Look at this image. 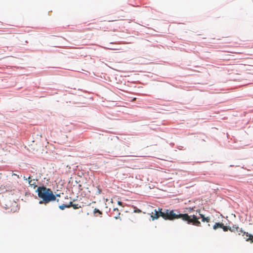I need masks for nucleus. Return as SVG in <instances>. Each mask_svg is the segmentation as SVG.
Here are the masks:
<instances>
[{"instance_id":"6","label":"nucleus","mask_w":253,"mask_h":253,"mask_svg":"<svg viewBox=\"0 0 253 253\" xmlns=\"http://www.w3.org/2000/svg\"><path fill=\"white\" fill-rule=\"evenodd\" d=\"M71 206H72V202H70L69 203V204L68 205H65V204H63V205H61L60 206H59V208L60 210H64L66 208H70L71 207Z\"/></svg>"},{"instance_id":"7","label":"nucleus","mask_w":253,"mask_h":253,"mask_svg":"<svg viewBox=\"0 0 253 253\" xmlns=\"http://www.w3.org/2000/svg\"><path fill=\"white\" fill-rule=\"evenodd\" d=\"M242 236L247 241L250 240L251 237L252 236V235L249 234L248 233H246L245 232H243Z\"/></svg>"},{"instance_id":"16","label":"nucleus","mask_w":253,"mask_h":253,"mask_svg":"<svg viewBox=\"0 0 253 253\" xmlns=\"http://www.w3.org/2000/svg\"><path fill=\"white\" fill-rule=\"evenodd\" d=\"M134 212L139 213V212H141V210H140L139 209H137V210H135V211H134Z\"/></svg>"},{"instance_id":"11","label":"nucleus","mask_w":253,"mask_h":253,"mask_svg":"<svg viewBox=\"0 0 253 253\" xmlns=\"http://www.w3.org/2000/svg\"><path fill=\"white\" fill-rule=\"evenodd\" d=\"M73 207L74 209H78L80 208H81V206L79 205V204H73L72 202V206H71V207Z\"/></svg>"},{"instance_id":"4","label":"nucleus","mask_w":253,"mask_h":253,"mask_svg":"<svg viewBox=\"0 0 253 253\" xmlns=\"http://www.w3.org/2000/svg\"><path fill=\"white\" fill-rule=\"evenodd\" d=\"M111 214L114 216V217L115 219H119L120 220L121 219L120 216V212H119V211L118 208H114L113 209V211L111 212Z\"/></svg>"},{"instance_id":"3","label":"nucleus","mask_w":253,"mask_h":253,"mask_svg":"<svg viewBox=\"0 0 253 253\" xmlns=\"http://www.w3.org/2000/svg\"><path fill=\"white\" fill-rule=\"evenodd\" d=\"M161 210V208H158V210H154V212L150 213V216L152 220H157L161 216L160 211Z\"/></svg>"},{"instance_id":"21","label":"nucleus","mask_w":253,"mask_h":253,"mask_svg":"<svg viewBox=\"0 0 253 253\" xmlns=\"http://www.w3.org/2000/svg\"><path fill=\"white\" fill-rule=\"evenodd\" d=\"M114 20H110L109 21H114Z\"/></svg>"},{"instance_id":"12","label":"nucleus","mask_w":253,"mask_h":253,"mask_svg":"<svg viewBox=\"0 0 253 253\" xmlns=\"http://www.w3.org/2000/svg\"><path fill=\"white\" fill-rule=\"evenodd\" d=\"M210 217H203V219H202V221L203 222H209L210 221Z\"/></svg>"},{"instance_id":"10","label":"nucleus","mask_w":253,"mask_h":253,"mask_svg":"<svg viewBox=\"0 0 253 253\" xmlns=\"http://www.w3.org/2000/svg\"><path fill=\"white\" fill-rule=\"evenodd\" d=\"M98 213L99 215H102V212L97 209H95L93 211V213L95 216H97L96 214Z\"/></svg>"},{"instance_id":"17","label":"nucleus","mask_w":253,"mask_h":253,"mask_svg":"<svg viewBox=\"0 0 253 253\" xmlns=\"http://www.w3.org/2000/svg\"><path fill=\"white\" fill-rule=\"evenodd\" d=\"M250 240L253 243V235H252V236L251 237Z\"/></svg>"},{"instance_id":"5","label":"nucleus","mask_w":253,"mask_h":253,"mask_svg":"<svg viewBox=\"0 0 253 253\" xmlns=\"http://www.w3.org/2000/svg\"><path fill=\"white\" fill-rule=\"evenodd\" d=\"M37 180L35 179H32V177L31 176H29L28 177V182L31 186H33L34 188H35L36 187H37Z\"/></svg>"},{"instance_id":"18","label":"nucleus","mask_w":253,"mask_h":253,"mask_svg":"<svg viewBox=\"0 0 253 253\" xmlns=\"http://www.w3.org/2000/svg\"><path fill=\"white\" fill-rule=\"evenodd\" d=\"M98 193L100 194L101 192V189L99 188H98Z\"/></svg>"},{"instance_id":"13","label":"nucleus","mask_w":253,"mask_h":253,"mask_svg":"<svg viewBox=\"0 0 253 253\" xmlns=\"http://www.w3.org/2000/svg\"><path fill=\"white\" fill-rule=\"evenodd\" d=\"M236 232H237L239 234V235H240L241 234L243 233L244 231H243L242 228H240L238 227V230H236Z\"/></svg>"},{"instance_id":"9","label":"nucleus","mask_w":253,"mask_h":253,"mask_svg":"<svg viewBox=\"0 0 253 253\" xmlns=\"http://www.w3.org/2000/svg\"><path fill=\"white\" fill-rule=\"evenodd\" d=\"M236 230H238V226L236 225H234L232 227H229V230L231 232H235Z\"/></svg>"},{"instance_id":"14","label":"nucleus","mask_w":253,"mask_h":253,"mask_svg":"<svg viewBox=\"0 0 253 253\" xmlns=\"http://www.w3.org/2000/svg\"><path fill=\"white\" fill-rule=\"evenodd\" d=\"M221 228L223 229L224 231H227L229 230V227H227L223 225V226H222Z\"/></svg>"},{"instance_id":"15","label":"nucleus","mask_w":253,"mask_h":253,"mask_svg":"<svg viewBox=\"0 0 253 253\" xmlns=\"http://www.w3.org/2000/svg\"><path fill=\"white\" fill-rule=\"evenodd\" d=\"M231 53L235 54H243V52L238 51V52H230Z\"/></svg>"},{"instance_id":"8","label":"nucleus","mask_w":253,"mask_h":253,"mask_svg":"<svg viewBox=\"0 0 253 253\" xmlns=\"http://www.w3.org/2000/svg\"><path fill=\"white\" fill-rule=\"evenodd\" d=\"M222 226H223V224L222 223L217 222L213 225V228L214 230H216L218 228H221Z\"/></svg>"},{"instance_id":"20","label":"nucleus","mask_w":253,"mask_h":253,"mask_svg":"<svg viewBox=\"0 0 253 253\" xmlns=\"http://www.w3.org/2000/svg\"><path fill=\"white\" fill-rule=\"evenodd\" d=\"M200 216H201V217L202 219H203V217H205V216H204V215L201 214H200Z\"/></svg>"},{"instance_id":"1","label":"nucleus","mask_w":253,"mask_h":253,"mask_svg":"<svg viewBox=\"0 0 253 253\" xmlns=\"http://www.w3.org/2000/svg\"><path fill=\"white\" fill-rule=\"evenodd\" d=\"M161 216L165 220H173L175 219L181 218L183 221H186L188 224H192L197 226H201V223L198 220V218L195 215H189L187 213L176 214L173 210L164 209L160 211Z\"/></svg>"},{"instance_id":"2","label":"nucleus","mask_w":253,"mask_h":253,"mask_svg":"<svg viewBox=\"0 0 253 253\" xmlns=\"http://www.w3.org/2000/svg\"><path fill=\"white\" fill-rule=\"evenodd\" d=\"M36 192H38V196L42 199L39 202L40 204H47L56 200V197L50 189L44 186H40L38 187Z\"/></svg>"},{"instance_id":"19","label":"nucleus","mask_w":253,"mask_h":253,"mask_svg":"<svg viewBox=\"0 0 253 253\" xmlns=\"http://www.w3.org/2000/svg\"><path fill=\"white\" fill-rule=\"evenodd\" d=\"M118 204L120 206H122V203L120 201H118Z\"/></svg>"}]
</instances>
